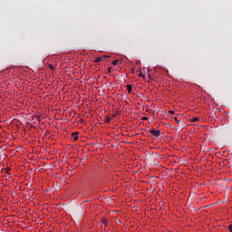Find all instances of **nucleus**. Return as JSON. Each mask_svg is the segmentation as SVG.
<instances>
[{
    "label": "nucleus",
    "instance_id": "1",
    "mask_svg": "<svg viewBox=\"0 0 232 232\" xmlns=\"http://www.w3.org/2000/svg\"><path fill=\"white\" fill-rule=\"evenodd\" d=\"M148 133H150L151 135H153V137H155L156 139L158 137H160V130H155V129H152L150 130H148Z\"/></svg>",
    "mask_w": 232,
    "mask_h": 232
},
{
    "label": "nucleus",
    "instance_id": "2",
    "mask_svg": "<svg viewBox=\"0 0 232 232\" xmlns=\"http://www.w3.org/2000/svg\"><path fill=\"white\" fill-rule=\"evenodd\" d=\"M79 132H72V137L73 139V140H79Z\"/></svg>",
    "mask_w": 232,
    "mask_h": 232
},
{
    "label": "nucleus",
    "instance_id": "3",
    "mask_svg": "<svg viewBox=\"0 0 232 232\" xmlns=\"http://www.w3.org/2000/svg\"><path fill=\"white\" fill-rule=\"evenodd\" d=\"M132 90H133V85L131 84L127 85V91L129 93H131Z\"/></svg>",
    "mask_w": 232,
    "mask_h": 232
},
{
    "label": "nucleus",
    "instance_id": "4",
    "mask_svg": "<svg viewBox=\"0 0 232 232\" xmlns=\"http://www.w3.org/2000/svg\"><path fill=\"white\" fill-rule=\"evenodd\" d=\"M102 222L103 226H108V219H106L105 218H102Z\"/></svg>",
    "mask_w": 232,
    "mask_h": 232
},
{
    "label": "nucleus",
    "instance_id": "5",
    "mask_svg": "<svg viewBox=\"0 0 232 232\" xmlns=\"http://www.w3.org/2000/svg\"><path fill=\"white\" fill-rule=\"evenodd\" d=\"M111 121V119L110 118V116H106V118L104 119V122L106 124L110 123Z\"/></svg>",
    "mask_w": 232,
    "mask_h": 232
},
{
    "label": "nucleus",
    "instance_id": "6",
    "mask_svg": "<svg viewBox=\"0 0 232 232\" xmlns=\"http://www.w3.org/2000/svg\"><path fill=\"white\" fill-rule=\"evenodd\" d=\"M101 59H102V61H104L105 59H110V55H102Z\"/></svg>",
    "mask_w": 232,
    "mask_h": 232
},
{
    "label": "nucleus",
    "instance_id": "7",
    "mask_svg": "<svg viewBox=\"0 0 232 232\" xmlns=\"http://www.w3.org/2000/svg\"><path fill=\"white\" fill-rule=\"evenodd\" d=\"M101 61H102V58L97 57V58L94 60V63H101Z\"/></svg>",
    "mask_w": 232,
    "mask_h": 232
},
{
    "label": "nucleus",
    "instance_id": "8",
    "mask_svg": "<svg viewBox=\"0 0 232 232\" xmlns=\"http://www.w3.org/2000/svg\"><path fill=\"white\" fill-rule=\"evenodd\" d=\"M173 119H174V121H175L176 122H178V124H180V122H182V121H180V120H179V118H177V117H174Z\"/></svg>",
    "mask_w": 232,
    "mask_h": 232
},
{
    "label": "nucleus",
    "instance_id": "9",
    "mask_svg": "<svg viewBox=\"0 0 232 232\" xmlns=\"http://www.w3.org/2000/svg\"><path fill=\"white\" fill-rule=\"evenodd\" d=\"M118 63H119V60H116V61L112 62L113 66H117Z\"/></svg>",
    "mask_w": 232,
    "mask_h": 232
},
{
    "label": "nucleus",
    "instance_id": "10",
    "mask_svg": "<svg viewBox=\"0 0 232 232\" xmlns=\"http://www.w3.org/2000/svg\"><path fill=\"white\" fill-rule=\"evenodd\" d=\"M49 68H50V70H52V72H53L55 70V67H53V65H52V64H49Z\"/></svg>",
    "mask_w": 232,
    "mask_h": 232
},
{
    "label": "nucleus",
    "instance_id": "11",
    "mask_svg": "<svg viewBox=\"0 0 232 232\" xmlns=\"http://www.w3.org/2000/svg\"><path fill=\"white\" fill-rule=\"evenodd\" d=\"M192 122H197V121H198V117H194V118H192Z\"/></svg>",
    "mask_w": 232,
    "mask_h": 232
},
{
    "label": "nucleus",
    "instance_id": "12",
    "mask_svg": "<svg viewBox=\"0 0 232 232\" xmlns=\"http://www.w3.org/2000/svg\"><path fill=\"white\" fill-rule=\"evenodd\" d=\"M169 115H175V111H169Z\"/></svg>",
    "mask_w": 232,
    "mask_h": 232
},
{
    "label": "nucleus",
    "instance_id": "13",
    "mask_svg": "<svg viewBox=\"0 0 232 232\" xmlns=\"http://www.w3.org/2000/svg\"><path fill=\"white\" fill-rule=\"evenodd\" d=\"M228 230H229L230 232H232V225H229V226H228Z\"/></svg>",
    "mask_w": 232,
    "mask_h": 232
},
{
    "label": "nucleus",
    "instance_id": "14",
    "mask_svg": "<svg viewBox=\"0 0 232 232\" xmlns=\"http://www.w3.org/2000/svg\"><path fill=\"white\" fill-rule=\"evenodd\" d=\"M108 73H111V67L108 68Z\"/></svg>",
    "mask_w": 232,
    "mask_h": 232
},
{
    "label": "nucleus",
    "instance_id": "15",
    "mask_svg": "<svg viewBox=\"0 0 232 232\" xmlns=\"http://www.w3.org/2000/svg\"><path fill=\"white\" fill-rule=\"evenodd\" d=\"M141 121H148V117H142Z\"/></svg>",
    "mask_w": 232,
    "mask_h": 232
},
{
    "label": "nucleus",
    "instance_id": "16",
    "mask_svg": "<svg viewBox=\"0 0 232 232\" xmlns=\"http://www.w3.org/2000/svg\"><path fill=\"white\" fill-rule=\"evenodd\" d=\"M139 77H144V75L142 74V72L139 73Z\"/></svg>",
    "mask_w": 232,
    "mask_h": 232
},
{
    "label": "nucleus",
    "instance_id": "17",
    "mask_svg": "<svg viewBox=\"0 0 232 232\" xmlns=\"http://www.w3.org/2000/svg\"><path fill=\"white\" fill-rule=\"evenodd\" d=\"M37 121L41 122V116H37Z\"/></svg>",
    "mask_w": 232,
    "mask_h": 232
}]
</instances>
